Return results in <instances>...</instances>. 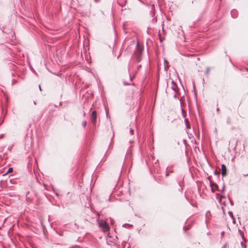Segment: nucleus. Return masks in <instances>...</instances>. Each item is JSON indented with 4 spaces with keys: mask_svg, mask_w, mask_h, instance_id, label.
<instances>
[{
    "mask_svg": "<svg viewBox=\"0 0 248 248\" xmlns=\"http://www.w3.org/2000/svg\"><path fill=\"white\" fill-rule=\"evenodd\" d=\"M228 200L227 198L224 196H220L219 198V202L220 203L221 209L224 214H225L226 208V203L228 202Z\"/></svg>",
    "mask_w": 248,
    "mask_h": 248,
    "instance_id": "f257e3e1",
    "label": "nucleus"
},
{
    "mask_svg": "<svg viewBox=\"0 0 248 248\" xmlns=\"http://www.w3.org/2000/svg\"><path fill=\"white\" fill-rule=\"evenodd\" d=\"M97 120V113L95 110L93 111L91 116V121L93 126L96 125Z\"/></svg>",
    "mask_w": 248,
    "mask_h": 248,
    "instance_id": "f03ea898",
    "label": "nucleus"
},
{
    "mask_svg": "<svg viewBox=\"0 0 248 248\" xmlns=\"http://www.w3.org/2000/svg\"><path fill=\"white\" fill-rule=\"evenodd\" d=\"M209 187L212 193H215L217 190V184L209 180Z\"/></svg>",
    "mask_w": 248,
    "mask_h": 248,
    "instance_id": "7ed1b4c3",
    "label": "nucleus"
},
{
    "mask_svg": "<svg viewBox=\"0 0 248 248\" xmlns=\"http://www.w3.org/2000/svg\"><path fill=\"white\" fill-rule=\"evenodd\" d=\"M158 160H157L156 162L155 163V165H154V169L155 172L157 174L156 175L155 177H160V167L158 166V165L157 164V162Z\"/></svg>",
    "mask_w": 248,
    "mask_h": 248,
    "instance_id": "20e7f679",
    "label": "nucleus"
},
{
    "mask_svg": "<svg viewBox=\"0 0 248 248\" xmlns=\"http://www.w3.org/2000/svg\"><path fill=\"white\" fill-rule=\"evenodd\" d=\"M99 226L100 227L103 228L105 230H107L109 229L108 224L104 220H101L99 222Z\"/></svg>",
    "mask_w": 248,
    "mask_h": 248,
    "instance_id": "39448f33",
    "label": "nucleus"
},
{
    "mask_svg": "<svg viewBox=\"0 0 248 248\" xmlns=\"http://www.w3.org/2000/svg\"><path fill=\"white\" fill-rule=\"evenodd\" d=\"M142 49L141 48H139V52L137 54L136 56V61L138 62H139L141 61V58H142Z\"/></svg>",
    "mask_w": 248,
    "mask_h": 248,
    "instance_id": "423d86ee",
    "label": "nucleus"
},
{
    "mask_svg": "<svg viewBox=\"0 0 248 248\" xmlns=\"http://www.w3.org/2000/svg\"><path fill=\"white\" fill-rule=\"evenodd\" d=\"M221 174L223 177H225L227 175V168L224 164L221 165Z\"/></svg>",
    "mask_w": 248,
    "mask_h": 248,
    "instance_id": "0eeeda50",
    "label": "nucleus"
},
{
    "mask_svg": "<svg viewBox=\"0 0 248 248\" xmlns=\"http://www.w3.org/2000/svg\"><path fill=\"white\" fill-rule=\"evenodd\" d=\"M171 83L172 84V86L171 87V90H173L174 92L177 93L178 91L176 84L173 80L171 81Z\"/></svg>",
    "mask_w": 248,
    "mask_h": 248,
    "instance_id": "6e6552de",
    "label": "nucleus"
},
{
    "mask_svg": "<svg viewBox=\"0 0 248 248\" xmlns=\"http://www.w3.org/2000/svg\"><path fill=\"white\" fill-rule=\"evenodd\" d=\"M127 0H117L118 4L122 7L125 6Z\"/></svg>",
    "mask_w": 248,
    "mask_h": 248,
    "instance_id": "1a4fd4ad",
    "label": "nucleus"
},
{
    "mask_svg": "<svg viewBox=\"0 0 248 248\" xmlns=\"http://www.w3.org/2000/svg\"><path fill=\"white\" fill-rule=\"evenodd\" d=\"M185 123L186 125V127L187 129H190V125L189 123L188 120L187 119L185 118Z\"/></svg>",
    "mask_w": 248,
    "mask_h": 248,
    "instance_id": "9d476101",
    "label": "nucleus"
},
{
    "mask_svg": "<svg viewBox=\"0 0 248 248\" xmlns=\"http://www.w3.org/2000/svg\"><path fill=\"white\" fill-rule=\"evenodd\" d=\"M211 216V213L210 211H207L206 213L205 217H206V222L210 219V217Z\"/></svg>",
    "mask_w": 248,
    "mask_h": 248,
    "instance_id": "9b49d317",
    "label": "nucleus"
},
{
    "mask_svg": "<svg viewBox=\"0 0 248 248\" xmlns=\"http://www.w3.org/2000/svg\"><path fill=\"white\" fill-rule=\"evenodd\" d=\"M13 171V168L10 167V168H8V169L7 171H6V172L3 174V176H5L7 174L10 173L12 172Z\"/></svg>",
    "mask_w": 248,
    "mask_h": 248,
    "instance_id": "f8f14e48",
    "label": "nucleus"
},
{
    "mask_svg": "<svg viewBox=\"0 0 248 248\" xmlns=\"http://www.w3.org/2000/svg\"><path fill=\"white\" fill-rule=\"evenodd\" d=\"M181 111L183 118H185V119L186 116V112L182 108H181Z\"/></svg>",
    "mask_w": 248,
    "mask_h": 248,
    "instance_id": "ddd939ff",
    "label": "nucleus"
},
{
    "mask_svg": "<svg viewBox=\"0 0 248 248\" xmlns=\"http://www.w3.org/2000/svg\"><path fill=\"white\" fill-rule=\"evenodd\" d=\"M158 36L159 37L160 42H162L164 40V38L162 37L160 31L158 32Z\"/></svg>",
    "mask_w": 248,
    "mask_h": 248,
    "instance_id": "4468645a",
    "label": "nucleus"
},
{
    "mask_svg": "<svg viewBox=\"0 0 248 248\" xmlns=\"http://www.w3.org/2000/svg\"><path fill=\"white\" fill-rule=\"evenodd\" d=\"M210 69L211 68L209 67H206V72H205L206 75L208 76L209 75V71L210 70Z\"/></svg>",
    "mask_w": 248,
    "mask_h": 248,
    "instance_id": "2eb2a0df",
    "label": "nucleus"
},
{
    "mask_svg": "<svg viewBox=\"0 0 248 248\" xmlns=\"http://www.w3.org/2000/svg\"><path fill=\"white\" fill-rule=\"evenodd\" d=\"M30 192L28 191V192H27L26 193V199H27V201L28 202H31V200L30 199V198L29 197H28V194H29Z\"/></svg>",
    "mask_w": 248,
    "mask_h": 248,
    "instance_id": "dca6fc26",
    "label": "nucleus"
},
{
    "mask_svg": "<svg viewBox=\"0 0 248 248\" xmlns=\"http://www.w3.org/2000/svg\"><path fill=\"white\" fill-rule=\"evenodd\" d=\"M167 170H168V167L166 168V173H165V175L166 177L168 176L169 175V172H172V171L171 170H169V172L167 171Z\"/></svg>",
    "mask_w": 248,
    "mask_h": 248,
    "instance_id": "f3484780",
    "label": "nucleus"
},
{
    "mask_svg": "<svg viewBox=\"0 0 248 248\" xmlns=\"http://www.w3.org/2000/svg\"><path fill=\"white\" fill-rule=\"evenodd\" d=\"M87 124V122L86 121H83L82 123V125L83 126V127H85L86 126Z\"/></svg>",
    "mask_w": 248,
    "mask_h": 248,
    "instance_id": "a211bd4d",
    "label": "nucleus"
},
{
    "mask_svg": "<svg viewBox=\"0 0 248 248\" xmlns=\"http://www.w3.org/2000/svg\"><path fill=\"white\" fill-rule=\"evenodd\" d=\"M174 93H174V94L173 95V97L174 98H175V99H178V98L177 97V93H176V92H174Z\"/></svg>",
    "mask_w": 248,
    "mask_h": 248,
    "instance_id": "6ab92c4d",
    "label": "nucleus"
},
{
    "mask_svg": "<svg viewBox=\"0 0 248 248\" xmlns=\"http://www.w3.org/2000/svg\"><path fill=\"white\" fill-rule=\"evenodd\" d=\"M129 132H130V133L131 135H133L134 134V130L132 129V128H130Z\"/></svg>",
    "mask_w": 248,
    "mask_h": 248,
    "instance_id": "aec40b11",
    "label": "nucleus"
},
{
    "mask_svg": "<svg viewBox=\"0 0 248 248\" xmlns=\"http://www.w3.org/2000/svg\"><path fill=\"white\" fill-rule=\"evenodd\" d=\"M190 203L192 206H195V202H194V201H191V202H190Z\"/></svg>",
    "mask_w": 248,
    "mask_h": 248,
    "instance_id": "412c9836",
    "label": "nucleus"
},
{
    "mask_svg": "<svg viewBox=\"0 0 248 248\" xmlns=\"http://www.w3.org/2000/svg\"><path fill=\"white\" fill-rule=\"evenodd\" d=\"M16 83V79H13L12 80V84H14Z\"/></svg>",
    "mask_w": 248,
    "mask_h": 248,
    "instance_id": "4be33fe9",
    "label": "nucleus"
},
{
    "mask_svg": "<svg viewBox=\"0 0 248 248\" xmlns=\"http://www.w3.org/2000/svg\"><path fill=\"white\" fill-rule=\"evenodd\" d=\"M123 83H124V85H125V86H127V85H130V84H129V83H127V82H125V81H124V82H123Z\"/></svg>",
    "mask_w": 248,
    "mask_h": 248,
    "instance_id": "5701e85b",
    "label": "nucleus"
},
{
    "mask_svg": "<svg viewBox=\"0 0 248 248\" xmlns=\"http://www.w3.org/2000/svg\"><path fill=\"white\" fill-rule=\"evenodd\" d=\"M10 182L12 184H14V180H12V179L10 180Z\"/></svg>",
    "mask_w": 248,
    "mask_h": 248,
    "instance_id": "b1692460",
    "label": "nucleus"
},
{
    "mask_svg": "<svg viewBox=\"0 0 248 248\" xmlns=\"http://www.w3.org/2000/svg\"><path fill=\"white\" fill-rule=\"evenodd\" d=\"M214 173L217 175V167L215 169Z\"/></svg>",
    "mask_w": 248,
    "mask_h": 248,
    "instance_id": "393cba45",
    "label": "nucleus"
},
{
    "mask_svg": "<svg viewBox=\"0 0 248 248\" xmlns=\"http://www.w3.org/2000/svg\"><path fill=\"white\" fill-rule=\"evenodd\" d=\"M162 32H163V33H165V30H164V27H162Z\"/></svg>",
    "mask_w": 248,
    "mask_h": 248,
    "instance_id": "a878e982",
    "label": "nucleus"
},
{
    "mask_svg": "<svg viewBox=\"0 0 248 248\" xmlns=\"http://www.w3.org/2000/svg\"><path fill=\"white\" fill-rule=\"evenodd\" d=\"M141 64H140V65H138V66L137 67L138 70H139V69L141 67Z\"/></svg>",
    "mask_w": 248,
    "mask_h": 248,
    "instance_id": "bb28decb",
    "label": "nucleus"
},
{
    "mask_svg": "<svg viewBox=\"0 0 248 248\" xmlns=\"http://www.w3.org/2000/svg\"><path fill=\"white\" fill-rule=\"evenodd\" d=\"M84 221L85 223H89L87 219H84Z\"/></svg>",
    "mask_w": 248,
    "mask_h": 248,
    "instance_id": "cd10ccee",
    "label": "nucleus"
},
{
    "mask_svg": "<svg viewBox=\"0 0 248 248\" xmlns=\"http://www.w3.org/2000/svg\"><path fill=\"white\" fill-rule=\"evenodd\" d=\"M95 2H99L101 0H94Z\"/></svg>",
    "mask_w": 248,
    "mask_h": 248,
    "instance_id": "c85d7f7f",
    "label": "nucleus"
},
{
    "mask_svg": "<svg viewBox=\"0 0 248 248\" xmlns=\"http://www.w3.org/2000/svg\"><path fill=\"white\" fill-rule=\"evenodd\" d=\"M183 229L185 232L186 231V227L185 226L183 227Z\"/></svg>",
    "mask_w": 248,
    "mask_h": 248,
    "instance_id": "c756f323",
    "label": "nucleus"
},
{
    "mask_svg": "<svg viewBox=\"0 0 248 248\" xmlns=\"http://www.w3.org/2000/svg\"><path fill=\"white\" fill-rule=\"evenodd\" d=\"M39 88L40 91L42 90L40 85H39Z\"/></svg>",
    "mask_w": 248,
    "mask_h": 248,
    "instance_id": "7c9ffc66",
    "label": "nucleus"
},
{
    "mask_svg": "<svg viewBox=\"0 0 248 248\" xmlns=\"http://www.w3.org/2000/svg\"><path fill=\"white\" fill-rule=\"evenodd\" d=\"M180 186H181V190L182 189V186H181V184H179Z\"/></svg>",
    "mask_w": 248,
    "mask_h": 248,
    "instance_id": "2f4dec72",
    "label": "nucleus"
},
{
    "mask_svg": "<svg viewBox=\"0 0 248 248\" xmlns=\"http://www.w3.org/2000/svg\"><path fill=\"white\" fill-rule=\"evenodd\" d=\"M3 120H2L0 122V125L3 123Z\"/></svg>",
    "mask_w": 248,
    "mask_h": 248,
    "instance_id": "473e14b6",
    "label": "nucleus"
},
{
    "mask_svg": "<svg viewBox=\"0 0 248 248\" xmlns=\"http://www.w3.org/2000/svg\"><path fill=\"white\" fill-rule=\"evenodd\" d=\"M11 148H12V147H10V148L8 147V150H9L11 151Z\"/></svg>",
    "mask_w": 248,
    "mask_h": 248,
    "instance_id": "72a5a7b5",
    "label": "nucleus"
},
{
    "mask_svg": "<svg viewBox=\"0 0 248 248\" xmlns=\"http://www.w3.org/2000/svg\"><path fill=\"white\" fill-rule=\"evenodd\" d=\"M215 196H216V199H217V193H215Z\"/></svg>",
    "mask_w": 248,
    "mask_h": 248,
    "instance_id": "f704fd0d",
    "label": "nucleus"
},
{
    "mask_svg": "<svg viewBox=\"0 0 248 248\" xmlns=\"http://www.w3.org/2000/svg\"><path fill=\"white\" fill-rule=\"evenodd\" d=\"M33 104H34V105H36V102L34 101H33Z\"/></svg>",
    "mask_w": 248,
    "mask_h": 248,
    "instance_id": "c9c22d12",
    "label": "nucleus"
},
{
    "mask_svg": "<svg viewBox=\"0 0 248 248\" xmlns=\"http://www.w3.org/2000/svg\"><path fill=\"white\" fill-rule=\"evenodd\" d=\"M137 47H138V46H139V44H138V43H137Z\"/></svg>",
    "mask_w": 248,
    "mask_h": 248,
    "instance_id": "e433bc0d",
    "label": "nucleus"
},
{
    "mask_svg": "<svg viewBox=\"0 0 248 248\" xmlns=\"http://www.w3.org/2000/svg\"><path fill=\"white\" fill-rule=\"evenodd\" d=\"M62 105V102H60V103H59V105L60 106V105Z\"/></svg>",
    "mask_w": 248,
    "mask_h": 248,
    "instance_id": "4c0bfd02",
    "label": "nucleus"
},
{
    "mask_svg": "<svg viewBox=\"0 0 248 248\" xmlns=\"http://www.w3.org/2000/svg\"><path fill=\"white\" fill-rule=\"evenodd\" d=\"M246 71L248 72V68L246 69Z\"/></svg>",
    "mask_w": 248,
    "mask_h": 248,
    "instance_id": "58836bf2",
    "label": "nucleus"
}]
</instances>
